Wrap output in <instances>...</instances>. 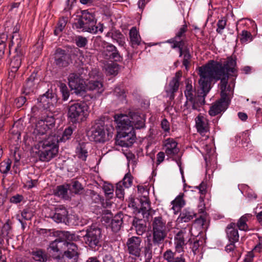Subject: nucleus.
<instances>
[{
  "instance_id": "nucleus-1",
  "label": "nucleus",
  "mask_w": 262,
  "mask_h": 262,
  "mask_svg": "<svg viewBox=\"0 0 262 262\" xmlns=\"http://www.w3.org/2000/svg\"><path fill=\"white\" fill-rule=\"evenodd\" d=\"M235 59L231 57H228L223 64L221 62L210 61L204 66L199 67V83L203 91L201 97L200 104L205 103V97L210 90L211 82L213 79L221 80L220 88L221 90V99L230 103L233 95L234 83L233 82L228 83L229 74L234 73L236 71Z\"/></svg>"
},
{
  "instance_id": "nucleus-2",
  "label": "nucleus",
  "mask_w": 262,
  "mask_h": 262,
  "mask_svg": "<svg viewBox=\"0 0 262 262\" xmlns=\"http://www.w3.org/2000/svg\"><path fill=\"white\" fill-rule=\"evenodd\" d=\"M55 119L52 116L42 117L36 124L33 131L35 140L37 142L35 146L38 151L40 161L48 162L55 157L58 152V139L54 135H46L47 132L53 126Z\"/></svg>"
},
{
  "instance_id": "nucleus-3",
  "label": "nucleus",
  "mask_w": 262,
  "mask_h": 262,
  "mask_svg": "<svg viewBox=\"0 0 262 262\" xmlns=\"http://www.w3.org/2000/svg\"><path fill=\"white\" fill-rule=\"evenodd\" d=\"M131 115L128 116L120 114L114 116L115 121L119 130L116 142L122 147L130 146L135 141L133 123L136 122L137 119H131Z\"/></svg>"
},
{
  "instance_id": "nucleus-4",
  "label": "nucleus",
  "mask_w": 262,
  "mask_h": 262,
  "mask_svg": "<svg viewBox=\"0 0 262 262\" xmlns=\"http://www.w3.org/2000/svg\"><path fill=\"white\" fill-rule=\"evenodd\" d=\"M58 237L50 243L48 250L54 259L61 261V255L68 246V241H76L78 236L69 231H59Z\"/></svg>"
},
{
  "instance_id": "nucleus-5",
  "label": "nucleus",
  "mask_w": 262,
  "mask_h": 262,
  "mask_svg": "<svg viewBox=\"0 0 262 262\" xmlns=\"http://www.w3.org/2000/svg\"><path fill=\"white\" fill-rule=\"evenodd\" d=\"M185 89L184 93L186 98V101L185 103L183 108V114L185 115H188L192 110H199V107L203 104H200L201 97H202V89L198 94V97L195 98V88L194 84H193L192 81L190 79H186L184 81ZM200 89H201L200 88Z\"/></svg>"
},
{
  "instance_id": "nucleus-6",
  "label": "nucleus",
  "mask_w": 262,
  "mask_h": 262,
  "mask_svg": "<svg viewBox=\"0 0 262 262\" xmlns=\"http://www.w3.org/2000/svg\"><path fill=\"white\" fill-rule=\"evenodd\" d=\"M9 48L10 50L14 49L15 53V55L10 62L11 71L15 72L20 66L21 60L25 52L24 41L16 30L13 32Z\"/></svg>"
},
{
  "instance_id": "nucleus-7",
  "label": "nucleus",
  "mask_w": 262,
  "mask_h": 262,
  "mask_svg": "<svg viewBox=\"0 0 262 262\" xmlns=\"http://www.w3.org/2000/svg\"><path fill=\"white\" fill-rule=\"evenodd\" d=\"M96 20L93 14L87 11L82 12L80 19L75 23L77 28L81 29L82 31L95 34L98 31L102 32L103 26L101 24L95 26Z\"/></svg>"
},
{
  "instance_id": "nucleus-8",
  "label": "nucleus",
  "mask_w": 262,
  "mask_h": 262,
  "mask_svg": "<svg viewBox=\"0 0 262 262\" xmlns=\"http://www.w3.org/2000/svg\"><path fill=\"white\" fill-rule=\"evenodd\" d=\"M151 226L153 243L158 245L161 244L167 234L166 221L160 216L155 217L152 220Z\"/></svg>"
},
{
  "instance_id": "nucleus-9",
  "label": "nucleus",
  "mask_w": 262,
  "mask_h": 262,
  "mask_svg": "<svg viewBox=\"0 0 262 262\" xmlns=\"http://www.w3.org/2000/svg\"><path fill=\"white\" fill-rule=\"evenodd\" d=\"M88 106L84 103H75L69 106L68 118L73 123L83 121L88 115Z\"/></svg>"
},
{
  "instance_id": "nucleus-10",
  "label": "nucleus",
  "mask_w": 262,
  "mask_h": 262,
  "mask_svg": "<svg viewBox=\"0 0 262 262\" xmlns=\"http://www.w3.org/2000/svg\"><path fill=\"white\" fill-rule=\"evenodd\" d=\"M94 44L96 47H101L102 53L106 58H112L115 60H119L120 58L116 47L112 44L103 40L101 36H98L95 38Z\"/></svg>"
},
{
  "instance_id": "nucleus-11",
  "label": "nucleus",
  "mask_w": 262,
  "mask_h": 262,
  "mask_svg": "<svg viewBox=\"0 0 262 262\" xmlns=\"http://www.w3.org/2000/svg\"><path fill=\"white\" fill-rule=\"evenodd\" d=\"M88 134L90 140L96 142H104L109 139L110 134L101 122L96 123Z\"/></svg>"
},
{
  "instance_id": "nucleus-12",
  "label": "nucleus",
  "mask_w": 262,
  "mask_h": 262,
  "mask_svg": "<svg viewBox=\"0 0 262 262\" xmlns=\"http://www.w3.org/2000/svg\"><path fill=\"white\" fill-rule=\"evenodd\" d=\"M191 228L187 226L179 231L174 237L175 248L177 252L183 251L187 243L190 240Z\"/></svg>"
},
{
  "instance_id": "nucleus-13",
  "label": "nucleus",
  "mask_w": 262,
  "mask_h": 262,
  "mask_svg": "<svg viewBox=\"0 0 262 262\" xmlns=\"http://www.w3.org/2000/svg\"><path fill=\"white\" fill-rule=\"evenodd\" d=\"M101 235V230L99 228L90 227L87 229L86 234L83 235V239L86 244L91 248H94L98 245Z\"/></svg>"
},
{
  "instance_id": "nucleus-14",
  "label": "nucleus",
  "mask_w": 262,
  "mask_h": 262,
  "mask_svg": "<svg viewBox=\"0 0 262 262\" xmlns=\"http://www.w3.org/2000/svg\"><path fill=\"white\" fill-rule=\"evenodd\" d=\"M142 238L139 236L129 237L126 243L128 253L135 257H139L142 249Z\"/></svg>"
},
{
  "instance_id": "nucleus-15",
  "label": "nucleus",
  "mask_w": 262,
  "mask_h": 262,
  "mask_svg": "<svg viewBox=\"0 0 262 262\" xmlns=\"http://www.w3.org/2000/svg\"><path fill=\"white\" fill-rule=\"evenodd\" d=\"M69 85L76 94L85 91V82L78 74L71 73L68 77Z\"/></svg>"
},
{
  "instance_id": "nucleus-16",
  "label": "nucleus",
  "mask_w": 262,
  "mask_h": 262,
  "mask_svg": "<svg viewBox=\"0 0 262 262\" xmlns=\"http://www.w3.org/2000/svg\"><path fill=\"white\" fill-rule=\"evenodd\" d=\"M61 261L58 262H77L79 257L78 247L73 243H68V246L61 255Z\"/></svg>"
},
{
  "instance_id": "nucleus-17",
  "label": "nucleus",
  "mask_w": 262,
  "mask_h": 262,
  "mask_svg": "<svg viewBox=\"0 0 262 262\" xmlns=\"http://www.w3.org/2000/svg\"><path fill=\"white\" fill-rule=\"evenodd\" d=\"M195 127L197 132L202 136L207 137L209 136L210 127L209 120L206 117L200 114L195 119Z\"/></svg>"
},
{
  "instance_id": "nucleus-18",
  "label": "nucleus",
  "mask_w": 262,
  "mask_h": 262,
  "mask_svg": "<svg viewBox=\"0 0 262 262\" xmlns=\"http://www.w3.org/2000/svg\"><path fill=\"white\" fill-rule=\"evenodd\" d=\"M182 77V72H177L174 77L172 78L168 86L165 88V91L170 99H173L174 97V94L177 92L180 85V81Z\"/></svg>"
},
{
  "instance_id": "nucleus-19",
  "label": "nucleus",
  "mask_w": 262,
  "mask_h": 262,
  "mask_svg": "<svg viewBox=\"0 0 262 262\" xmlns=\"http://www.w3.org/2000/svg\"><path fill=\"white\" fill-rule=\"evenodd\" d=\"M38 101L39 107L45 110L50 109L53 106L54 102L56 101V98L52 93L48 91L38 99Z\"/></svg>"
},
{
  "instance_id": "nucleus-20",
  "label": "nucleus",
  "mask_w": 262,
  "mask_h": 262,
  "mask_svg": "<svg viewBox=\"0 0 262 262\" xmlns=\"http://www.w3.org/2000/svg\"><path fill=\"white\" fill-rule=\"evenodd\" d=\"M70 61L69 55L66 53V51L58 49L55 54V62L56 65L59 67H67Z\"/></svg>"
},
{
  "instance_id": "nucleus-21",
  "label": "nucleus",
  "mask_w": 262,
  "mask_h": 262,
  "mask_svg": "<svg viewBox=\"0 0 262 262\" xmlns=\"http://www.w3.org/2000/svg\"><path fill=\"white\" fill-rule=\"evenodd\" d=\"M229 103L220 99L213 103L209 110V114L211 116H215L224 112L228 107Z\"/></svg>"
},
{
  "instance_id": "nucleus-22",
  "label": "nucleus",
  "mask_w": 262,
  "mask_h": 262,
  "mask_svg": "<svg viewBox=\"0 0 262 262\" xmlns=\"http://www.w3.org/2000/svg\"><path fill=\"white\" fill-rule=\"evenodd\" d=\"M163 145L166 154L170 157L176 155L179 151L178 143L172 138L166 139Z\"/></svg>"
},
{
  "instance_id": "nucleus-23",
  "label": "nucleus",
  "mask_w": 262,
  "mask_h": 262,
  "mask_svg": "<svg viewBox=\"0 0 262 262\" xmlns=\"http://www.w3.org/2000/svg\"><path fill=\"white\" fill-rule=\"evenodd\" d=\"M68 212L64 207H58L55 209V213L51 218L56 223H65L68 221Z\"/></svg>"
},
{
  "instance_id": "nucleus-24",
  "label": "nucleus",
  "mask_w": 262,
  "mask_h": 262,
  "mask_svg": "<svg viewBox=\"0 0 262 262\" xmlns=\"http://www.w3.org/2000/svg\"><path fill=\"white\" fill-rule=\"evenodd\" d=\"M92 91L95 94H101L104 91L103 84L101 80L90 79L85 84V91Z\"/></svg>"
},
{
  "instance_id": "nucleus-25",
  "label": "nucleus",
  "mask_w": 262,
  "mask_h": 262,
  "mask_svg": "<svg viewBox=\"0 0 262 262\" xmlns=\"http://www.w3.org/2000/svg\"><path fill=\"white\" fill-rule=\"evenodd\" d=\"M183 46V41H176V42L174 43L173 48H178L180 52V56L184 55L183 64L185 67V68L187 69L190 63L191 55L188 51L182 50Z\"/></svg>"
},
{
  "instance_id": "nucleus-26",
  "label": "nucleus",
  "mask_w": 262,
  "mask_h": 262,
  "mask_svg": "<svg viewBox=\"0 0 262 262\" xmlns=\"http://www.w3.org/2000/svg\"><path fill=\"white\" fill-rule=\"evenodd\" d=\"M227 236L230 242L235 243L238 241L239 235L235 223H231L226 229Z\"/></svg>"
},
{
  "instance_id": "nucleus-27",
  "label": "nucleus",
  "mask_w": 262,
  "mask_h": 262,
  "mask_svg": "<svg viewBox=\"0 0 262 262\" xmlns=\"http://www.w3.org/2000/svg\"><path fill=\"white\" fill-rule=\"evenodd\" d=\"M106 36L111 37L112 39L116 41L119 46L125 48L126 45L125 37L120 32L114 31L112 32H108Z\"/></svg>"
},
{
  "instance_id": "nucleus-28",
  "label": "nucleus",
  "mask_w": 262,
  "mask_h": 262,
  "mask_svg": "<svg viewBox=\"0 0 262 262\" xmlns=\"http://www.w3.org/2000/svg\"><path fill=\"white\" fill-rule=\"evenodd\" d=\"M141 207L139 213H141L143 217L148 218L150 214V205L149 199L147 197L144 196L140 199Z\"/></svg>"
},
{
  "instance_id": "nucleus-29",
  "label": "nucleus",
  "mask_w": 262,
  "mask_h": 262,
  "mask_svg": "<svg viewBox=\"0 0 262 262\" xmlns=\"http://www.w3.org/2000/svg\"><path fill=\"white\" fill-rule=\"evenodd\" d=\"M76 156L80 159L85 161L88 156L86 144L84 143H79L76 148Z\"/></svg>"
},
{
  "instance_id": "nucleus-30",
  "label": "nucleus",
  "mask_w": 262,
  "mask_h": 262,
  "mask_svg": "<svg viewBox=\"0 0 262 262\" xmlns=\"http://www.w3.org/2000/svg\"><path fill=\"white\" fill-rule=\"evenodd\" d=\"M129 38L133 47L139 46L141 43V37L136 27H133L129 31Z\"/></svg>"
},
{
  "instance_id": "nucleus-31",
  "label": "nucleus",
  "mask_w": 262,
  "mask_h": 262,
  "mask_svg": "<svg viewBox=\"0 0 262 262\" xmlns=\"http://www.w3.org/2000/svg\"><path fill=\"white\" fill-rule=\"evenodd\" d=\"M196 216V214L191 209H184L180 214L178 221L179 222H188Z\"/></svg>"
},
{
  "instance_id": "nucleus-32",
  "label": "nucleus",
  "mask_w": 262,
  "mask_h": 262,
  "mask_svg": "<svg viewBox=\"0 0 262 262\" xmlns=\"http://www.w3.org/2000/svg\"><path fill=\"white\" fill-rule=\"evenodd\" d=\"M37 73L33 72L30 77L27 79L26 84L24 86L23 93L28 95L35 85V81L36 79Z\"/></svg>"
},
{
  "instance_id": "nucleus-33",
  "label": "nucleus",
  "mask_w": 262,
  "mask_h": 262,
  "mask_svg": "<svg viewBox=\"0 0 262 262\" xmlns=\"http://www.w3.org/2000/svg\"><path fill=\"white\" fill-rule=\"evenodd\" d=\"M252 214L249 213L244 214L239 219L236 226L241 230H248V227L247 224V222L252 217Z\"/></svg>"
},
{
  "instance_id": "nucleus-34",
  "label": "nucleus",
  "mask_w": 262,
  "mask_h": 262,
  "mask_svg": "<svg viewBox=\"0 0 262 262\" xmlns=\"http://www.w3.org/2000/svg\"><path fill=\"white\" fill-rule=\"evenodd\" d=\"M131 119H137L136 122L133 123L134 128L140 129L144 127L145 120L143 116L138 115L137 113H133L131 115Z\"/></svg>"
},
{
  "instance_id": "nucleus-35",
  "label": "nucleus",
  "mask_w": 262,
  "mask_h": 262,
  "mask_svg": "<svg viewBox=\"0 0 262 262\" xmlns=\"http://www.w3.org/2000/svg\"><path fill=\"white\" fill-rule=\"evenodd\" d=\"M105 69L107 74L116 75L118 74L119 68L118 64L112 62L106 64L105 66Z\"/></svg>"
},
{
  "instance_id": "nucleus-36",
  "label": "nucleus",
  "mask_w": 262,
  "mask_h": 262,
  "mask_svg": "<svg viewBox=\"0 0 262 262\" xmlns=\"http://www.w3.org/2000/svg\"><path fill=\"white\" fill-rule=\"evenodd\" d=\"M122 224V220L120 215H116L111 222V227L114 232L118 231Z\"/></svg>"
},
{
  "instance_id": "nucleus-37",
  "label": "nucleus",
  "mask_w": 262,
  "mask_h": 262,
  "mask_svg": "<svg viewBox=\"0 0 262 262\" xmlns=\"http://www.w3.org/2000/svg\"><path fill=\"white\" fill-rule=\"evenodd\" d=\"M68 20V18L67 17H63L59 19L57 26L54 30L55 35H58L63 31L67 24Z\"/></svg>"
},
{
  "instance_id": "nucleus-38",
  "label": "nucleus",
  "mask_w": 262,
  "mask_h": 262,
  "mask_svg": "<svg viewBox=\"0 0 262 262\" xmlns=\"http://www.w3.org/2000/svg\"><path fill=\"white\" fill-rule=\"evenodd\" d=\"M33 258L34 260L45 262L47 259L46 254L41 250L32 252Z\"/></svg>"
},
{
  "instance_id": "nucleus-39",
  "label": "nucleus",
  "mask_w": 262,
  "mask_h": 262,
  "mask_svg": "<svg viewBox=\"0 0 262 262\" xmlns=\"http://www.w3.org/2000/svg\"><path fill=\"white\" fill-rule=\"evenodd\" d=\"M240 36V41L242 43H247L253 40L251 33L245 30L242 31Z\"/></svg>"
},
{
  "instance_id": "nucleus-40",
  "label": "nucleus",
  "mask_w": 262,
  "mask_h": 262,
  "mask_svg": "<svg viewBox=\"0 0 262 262\" xmlns=\"http://www.w3.org/2000/svg\"><path fill=\"white\" fill-rule=\"evenodd\" d=\"M11 160L7 159L0 163V171L2 173L6 174L10 170L11 166Z\"/></svg>"
},
{
  "instance_id": "nucleus-41",
  "label": "nucleus",
  "mask_w": 262,
  "mask_h": 262,
  "mask_svg": "<svg viewBox=\"0 0 262 262\" xmlns=\"http://www.w3.org/2000/svg\"><path fill=\"white\" fill-rule=\"evenodd\" d=\"M171 204L173 205L172 209L175 211L176 209L179 210L182 207L185 205V202L182 196L179 195L172 201Z\"/></svg>"
},
{
  "instance_id": "nucleus-42",
  "label": "nucleus",
  "mask_w": 262,
  "mask_h": 262,
  "mask_svg": "<svg viewBox=\"0 0 262 262\" xmlns=\"http://www.w3.org/2000/svg\"><path fill=\"white\" fill-rule=\"evenodd\" d=\"M86 262H115V260L111 254H106L103 257L102 261H99L96 257H91Z\"/></svg>"
},
{
  "instance_id": "nucleus-43",
  "label": "nucleus",
  "mask_w": 262,
  "mask_h": 262,
  "mask_svg": "<svg viewBox=\"0 0 262 262\" xmlns=\"http://www.w3.org/2000/svg\"><path fill=\"white\" fill-rule=\"evenodd\" d=\"M133 177L130 172H127L124 176L123 180L119 183H121L122 185L125 188L130 187L133 183Z\"/></svg>"
},
{
  "instance_id": "nucleus-44",
  "label": "nucleus",
  "mask_w": 262,
  "mask_h": 262,
  "mask_svg": "<svg viewBox=\"0 0 262 262\" xmlns=\"http://www.w3.org/2000/svg\"><path fill=\"white\" fill-rule=\"evenodd\" d=\"M68 189L69 187L68 185H60L57 187L55 193L57 195L64 198L67 194Z\"/></svg>"
},
{
  "instance_id": "nucleus-45",
  "label": "nucleus",
  "mask_w": 262,
  "mask_h": 262,
  "mask_svg": "<svg viewBox=\"0 0 262 262\" xmlns=\"http://www.w3.org/2000/svg\"><path fill=\"white\" fill-rule=\"evenodd\" d=\"M103 189L105 195L109 198L113 196L114 187L112 185L108 183H104L103 186Z\"/></svg>"
},
{
  "instance_id": "nucleus-46",
  "label": "nucleus",
  "mask_w": 262,
  "mask_h": 262,
  "mask_svg": "<svg viewBox=\"0 0 262 262\" xmlns=\"http://www.w3.org/2000/svg\"><path fill=\"white\" fill-rule=\"evenodd\" d=\"M124 186L122 185L121 183H118L116 184V195L119 199H122L124 198Z\"/></svg>"
},
{
  "instance_id": "nucleus-47",
  "label": "nucleus",
  "mask_w": 262,
  "mask_h": 262,
  "mask_svg": "<svg viewBox=\"0 0 262 262\" xmlns=\"http://www.w3.org/2000/svg\"><path fill=\"white\" fill-rule=\"evenodd\" d=\"M187 30V26L186 25H183L181 26V27L180 28L178 32L176 33V35L174 37L175 39V42H176V41H179V39L184 36L185 35V32ZM182 41V40H180Z\"/></svg>"
},
{
  "instance_id": "nucleus-48",
  "label": "nucleus",
  "mask_w": 262,
  "mask_h": 262,
  "mask_svg": "<svg viewBox=\"0 0 262 262\" xmlns=\"http://www.w3.org/2000/svg\"><path fill=\"white\" fill-rule=\"evenodd\" d=\"M174 255L175 253L171 250H167L164 253L163 258L167 262H172L176 259Z\"/></svg>"
},
{
  "instance_id": "nucleus-49",
  "label": "nucleus",
  "mask_w": 262,
  "mask_h": 262,
  "mask_svg": "<svg viewBox=\"0 0 262 262\" xmlns=\"http://www.w3.org/2000/svg\"><path fill=\"white\" fill-rule=\"evenodd\" d=\"M9 220H8L4 225L2 229V235L3 237L8 236L11 232V226L9 224Z\"/></svg>"
},
{
  "instance_id": "nucleus-50",
  "label": "nucleus",
  "mask_w": 262,
  "mask_h": 262,
  "mask_svg": "<svg viewBox=\"0 0 262 262\" xmlns=\"http://www.w3.org/2000/svg\"><path fill=\"white\" fill-rule=\"evenodd\" d=\"M60 90L62 93L63 100L64 101L67 100L70 96V93L66 85L61 83L60 86Z\"/></svg>"
},
{
  "instance_id": "nucleus-51",
  "label": "nucleus",
  "mask_w": 262,
  "mask_h": 262,
  "mask_svg": "<svg viewBox=\"0 0 262 262\" xmlns=\"http://www.w3.org/2000/svg\"><path fill=\"white\" fill-rule=\"evenodd\" d=\"M33 215V212L29 209H24L21 213V216L24 220H30Z\"/></svg>"
},
{
  "instance_id": "nucleus-52",
  "label": "nucleus",
  "mask_w": 262,
  "mask_h": 262,
  "mask_svg": "<svg viewBox=\"0 0 262 262\" xmlns=\"http://www.w3.org/2000/svg\"><path fill=\"white\" fill-rule=\"evenodd\" d=\"M75 43L78 47L83 48L88 43V40L85 37L78 36L75 39Z\"/></svg>"
},
{
  "instance_id": "nucleus-53",
  "label": "nucleus",
  "mask_w": 262,
  "mask_h": 262,
  "mask_svg": "<svg viewBox=\"0 0 262 262\" xmlns=\"http://www.w3.org/2000/svg\"><path fill=\"white\" fill-rule=\"evenodd\" d=\"M73 132V130L71 127H69L66 128L63 133L62 138H61V140L62 141H66L69 140L72 135Z\"/></svg>"
},
{
  "instance_id": "nucleus-54",
  "label": "nucleus",
  "mask_w": 262,
  "mask_h": 262,
  "mask_svg": "<svg viewBox=\"0 0 262 262\" xmlns=\"http://www.w3.org/2000/svg\"><path fill=\"white\" fill-rule=\"evenodd\" d=\"M89 75L90 79L101 80V76L99 75L98 70L96 69L92 70L89 73Z\"/></svg>"
},
{
  "instance_id": "nucleus-55",
  "label": "nucleus",
  "mask_w": 262,
  "mask_h": 262,
  "mask_svg": "<svg viewBox=\"0 0 262 262\" xmlns=\"http://www.w3.org/2000/svg\"><path fill=\"white\" fill-rule=\"evenodd\" d=\"M226 25V19H222L219 20L217 23V28L216 29V32L218 33L222 34L223 32V30L224 29Z\"/></svg>"
},
{
  "instance_id": "nucleus-56",
  "label": "nucleus",
  "mask_w": 262,
  "mask_h": 262,
  "mask_svg": "<svg viewBox=\"0 0 262 262\" xmlns=\"http://www.w3.org/2000/svg\"><path fill=\"white\" fill-rule=\"evenodd\" d=\"M72 189L75 193H79L83 188L81 184L78 181H74L72 185Z\"/></svg>"
},
{
  "instance_id": "nucleus-57",
  "label": "nucleus",
  "mask_w": 262,
  "mask_h": 262,
  "mask_svg": "<svg viewBox=\"0 0 262 262\" xmlns=\"http://www.w3.org/2000/svg\"><path fill=\"white\" fill-rule=\"evenodd\" d=\"M26 98L24 96H20L15 100V104L17 107L19 108L21 107L26 102Z\"/></svg>"
},
{
  "instance_id": "nucleus-58",
  "label": "nucleus",
  "mask_w": 262,
  "mask_h": 262,
  "mask_svg": "<svg viewBox=\"0 0 262 262\" xmlns=\"http://www.w3.org/2000/svg\"><path fill=\"white\" fill-rule=\"evenodd\" d=\"M196 188L199 190V192L201 195H205L206 193V184L204 182H202Z\"/></svg>"
},
{
  "instance_id": "nucleus-59",
  "label": "nucleus",
  "mask_w": 262,
  "mask_h": 262,
  "mask_svg": "<svg viewBox=\"0 0 262 262\" xmlns=\"http://www.w3.org/2000/svg\"><path fill=\"white\" fill-rule=\"evenodd\" d=\"M23 199V197L21 195L16 194L10 198V201L11 203L17 204L20 202Z\"/></svg>"
},
{
  "instance_id": "nucleus-60",
  "label": "nucleus",
  "mask_w": 262,
  "mask_h": 262,
  "mask_svg": "<svg viewBox=\"0 0 262 262\" xmlns=\"http://www.w3.org/2000/svg\"><path fill=\"white\" fill-rule=\"evenodd\" d=\"M135 227L137 234L139 235H141L145 231L146 226L142 224L139 223Z\"/></svg>"
},
{
  "instance_id": "nucleus-61",
  "label": "nucleus",
  "mask_w": 262,
  "mask_h": 262,
  "mask_svg": "<svg viewBox=\"0 0 262 262\" xmlns=\"http://www.w3.org/2000/svg\"><path fill=\"white\" fill-rule=\"evenodd\" d=\"M169 123L168 121L164 119L161 122V127L165 132H168L169 130Z\"/></svg>"
},
{
  "instance_id": "nucleus-62",
  "label": "nucleus",
  "mask_w": 262,
  "mask_h": 262,
  "mask_svg": "<svg viewBox=\"0 0 262 262\" xmlns=\"http://www.w3.org/2000/svg\"><path fill=\"white\" fill-rule=\"evenodd\" d=\"M8 39V35L5 33L0 34V45L6 47V41Z\"/></svg>"
},
{
  "instance_id": "nucleus-63",
  "label": "nucleus",
  "mask_w": 262,
  "mask_h": 262,
  "mask_svg": "<svg viewBox=\"0 0 262 262\" xmlns=\"http://www.w3.org/2000/svg\"><path fill=\"white\" fill-rule=\"evenodd\" d=\"M114 93L120 98L121 100L125 98L123 91L121 90L119 88H116Z\"/></svg>"
},
{
  "instance_id": "nucleus-64",
  "label": "nucleus",
  "mask_w": 262,
  "mask_h": 262,
  "mask_svg": "<svg viewBox=\"0 0 262 262\" xmlns=\"http://www.w3.org/2000/svg\"><path fill=\"white\" fill-rule=\"evenodd\" d=\"M258 210V208L257 207L255 209V212L256 214V217H257V220L261 224H262V207H260L259 208V212H257Z\"/></svg>"
}]
</instances>
